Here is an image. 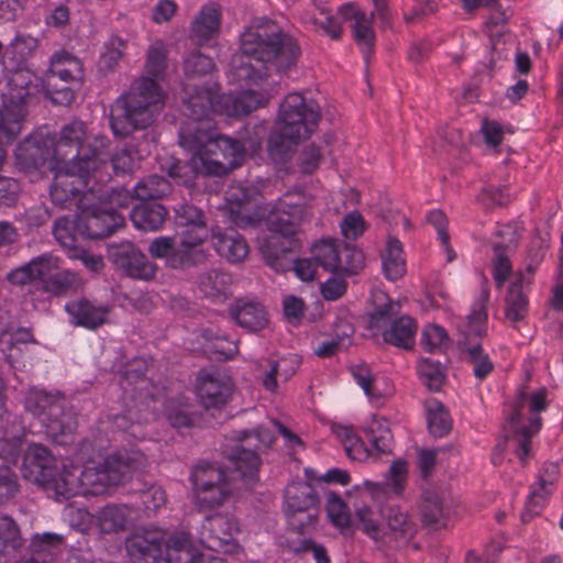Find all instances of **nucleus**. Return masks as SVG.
Segmentation results:
<instances>
[{"label": "nucleus", "mask_w": 563, "mask_h": 563, "mask_svg": "<svg viewBox=\"0 0 563 563\" xmlns=\"http://www.w3.org/2000/svg\"><path fill=\"white\" fill-rule=\"evenodd\" d=\"M217 92L206 87H195L184 99V113L188 117L178 133L179 144L187 151L217 154L220 151L223 159L205 156L195 157L194 166L208 173H229L243 158L244 146L240 141L218 134L210 120L212 113H224L228 117L247 115L264 107L272 99L268 91L247 89L238 95H223L216 101Z\"/></svg>", "instance_id": "nucleus-1"}, {"label": "nucleus", "mask_w": 563, "mask_h": 563, "mask_svg": "<svg viewBox=\"0 0 563 563\" xmlns=\"http://www.w3.org/2000/svg\"><path fill=\"white\" fill-rule=\"evenodd\" d=\"M241 54L231 60L229 78L234 82H256L271 70L286 74L297 66L301 49L297 41L269 21H256L241 35Z\"/></svg>", "instance_id": "nucleus-2"}, {"label": "nucleus", "mask_w": 563, "mask_h": 563, "mask_svg": "<svg viewBox=\"0 0 563 563\" xmlns=\"http://www.w3.org/2000/svg\"><path fill=\"white\" fill-rule=\"evenodd\" d=\"M166 69L163 43L153 44L147 52L146 76L135 81L130 91L111 107L110 124L117 136L125 137L135 130L153 124L164 103V93L156 82Z\"/></svg>", "instance_id": "nucleus-3"}, {"label": "nucleus", "mask_w": 563, "mask_h": 563, "mask_svg": "<svg viewBox=\"0 0 563 563\" xmlns=\"http://www.w3.org/2000/svg\"><path fill=\"white\" fill-rule=\"evenodd\" d=\"M320 120L318 104L300 93H289L279 106L276 129L268 140L269 157L284 163L301 140L309 137Z\"/></svg>", "instance_id": "nucleus-4"}, {"label": "nucleus", "mask_w": 563, "mask_h": 563, "mask_svg": "<svg viewBox=\"0 0 563 563\" xmlns=\"http://www.w3.org/2000/svg\"><path fill=\"white\" fill-rule=\"evenodd\" d=\"M40 90V79L27 69H16L7 77L0 93V143H10L20 134L27 106Z\"/></svg>", "instance_id": "nucleus-5"}, {"label": "nucleus", "mask_w": 563, "mask_h": 563, "mask_svg": "<svg viewBox=\"0 0 563 563\" xmlns=\"http://www.w3.org/2000/svg\"><path fill=\"white\" fill-rule=\"evenodd\" d=\"M545 388L534 391L521 390L507 411L504 428L507 438L505 449L514 450L522 463L529 455L531 437L540 429V418L537 413L545 409Z\"/></svg>", "instance_id": "nucleus-6"}, {"label": "nucleus", "mask_w": 563, "mask_h": 563, "mask_svg": "<svg viewBox=\"0 0 563 563\" xmlns=\"http://www.w3.org/2000/svg\"><path fill=\"white\" fill-rule=\"evenodd\" d=\"M22 472L25 479L45 487L56 499H69L77 489L75 467L58 465L57 459L40 443H31L24 452Z\"/></svg>", "instance_id": "nucleus-7"}, {"label": "nucleus", "mask_w": 563, "mask_h": 563, "mask_svg": "<svg viewBox=\"0 0 563 563\" xmlns=\"http://www.w3.org/2000/svg\"><path fill=\"white\" fill-rule=\"evenodd\" d=\"M107 143L108 140L104 136H93L91 140L86 124L80 120H74L64 125L58 140L52 142L49 164H65L78 168L79 165L87 166V162L93 159L98 170L103 163L100 157L101 150L107 146Z\"/></svg>", "instance_id": "nucleus-8"}, {"label": "nucleus", "mask_w": 563, "mask_h": 563, "mask_svg": "<svg viewBox=\"0 0 563 563\" xmlns=\"http://www.w3.org/2000/svg\"><path fill=\"white\" fill-rule=\"evenodd\" d=\"M275 439L274 431L264 426L252 430L233 431L232 440L236 443L228 452L231 478L239 477L246 484L256 482L261 465L260 454L268 450Z\"/></svg>", "instance_id": "nucleus-9"}, {"label": "nucleus", "mask_w": 563, "mask_h": 563, "mask_svg": "<svg viewBox=\"0 0 563 563\" xmlns=\"http://www.w3.org/2000/svg\"><path fill=\"white\" fill-rule=\"evenodd\" d=\"M54 173V183L49 188V196L54 205L62 209L76 205L79 209H87L85 189L88 188L89 178L97 172V163L87 162V166L79 165L78 168L68 165L48 164Z\"/></svg>", "instance_id": "nucleus-10"}, {"label": "nucleus", "mask_w": 563, "mask_h": 563, "mask_svg": "<svg viewBox=\"0 0 563 563\" xmlns=\"http://www.w3.org/2000/svg\"><path fill=\"white\" fill-rule=\"evenodd\" d=\"M317 498L311 485L306 482H292L285 490V514L289 525L303 531L317 518L314 505Z\"/></svg>", "instance_id": "nucleus-11"}, {"label": "nucleus", "mask_w": 563, "mask_h": 563, "mask_svg": "<svg viewBox=\"0 0 563 563\" xmlns=\"http://www.w3.org/2000/svg\"><path fill=\"white\" fill-rule=\"evenodd\" d=\"M239 522L229 514H214L205 518L200 528V543L216 552L232 553L236 548Z\"/></svg>", "instance_id": "nucleus-12"}, {"label": "nucleus", "mask_w": 563, "mask_h": 563, "mask_svg": "<svg viewBox=\"0 0 563 563\" xmlns=\"http://www.w3.org/2000/svg\"><path fill=\"white\" fill-rule=\"evenodd\" d=\"M109 257L115 268L126 277L150 282L156 276L157 265L131 242L110 245Z\"/></svg>", "instance_id": "nucleus-13"}, {"label": "nucleus", "mask_w": 563, "mask_h": 563, "mask_svg": "<svg viewBox=\"0 0 563 563\" xmlns=\"http://www.w3.org/2000/svg\"><path fill=\"white\" fill-rule=\"evenodd\" d=\"M278 240L273 238L260 245V251L269 265L276 272H286L294 267L295 274L303 282L314 278L317 264L312 258L291 260L288 253L298 247L297 241H288V246H277Z\"/></svg>", "instance_id": "nucleus-14"}, {"label": "nucleus", "mask_w": 563, "mask_h": 563, "mask_svg": "<svg viewBox=\"0 0 563 563\" xmlns=\"http://www.w3.org/2000/svg\"><path fill=\"white\" fill-rule=\"evenodd\" d=\"M233 390L231 378L218 371H200L196 378V394L206 408H219L227 404Z\"/></svg>", "instance_id": "nucleus-15"}, {"label": "nucleus", "mask_w": 563, "mask_h": 563, "mask_svg": "<svg viewBox=\"0 0 563 563\" xmlns=\"http://www.w3.org/2000/svg\"><path fill=\"white\" fill-rule=\"evenodd\" d=\"M306 214L307 211L303 206L280 201L267 217L266 222L272 235L265 239L262 244L267 240L276 238L278 240L277 246H288L289 240L284 242L280 238L294 236L298 232Z\"/></svg>", "instance_id": "nucleus-16"}, {"label": "nucleus", "mask_w": 563, "mask_h": 563, "mask_svg": "<svg viewBox=\"0 0 563 563\" xmlns=\"http://www.w3.org/2000/svg\"><path fill=\"white\" fill-rule=\"evenodd\" d=\"M65 310L74 325L96 330L108 322L111 308L109 305L82 298L66 303Z\"/></svg>", "instance_id": "nucleus-17"}, {"label": "nucleus", "mask_w": 563, "mask_h": 563, "mask_svg": "<svg viewBox=\"0 0 563 563\" xmlns=\"http://www.w3.org/2000/svg\"><path fill=\"white\" fill-rule=\"evenodd\" d=\"M158 531L136 533L128 540L126 551L133 563H158L166 555V542Z\"/></svg>", "instance_id": "nucleus-18"}, {"label": "nucleus", "mask_w": 563, "mask_h": 563, "mask_svg": "<svg viewBox=\"0 0 563 563\" xmlns=\"http://www.w3.org/2000/svg\"><path fill=\"white\" fill-rule=\"evenodd\" d=\"M110 486L123 484L145 465V456L139 451L109 455L101 463Z\"/></svg>", "instance_id": "nucleus-19"}, {"label": "nucleus", "mask_w": 563, "mask_h": 563, "mask_svg": "<svg viewBox=\"0 0 563 563\" xmlns=\"http://www.w3.org/2000/svg\"><path fill=\"white\" fill-rule=\"evenodd\" d=\"M559 467L554 463L547 464L539 473L538 482L531 487L523 520L538 515L554 490Z\"/></svg>", "instance_id": "nucleus-20"}, {"label": "nucleus", "mask_w": 563, "mask_h": 563, "mask_svg": "<svg viewBox=\"0 0 563 563\" xmlns=\"http://www.w3.org/2000/svg\"><path fill=\"white\" fill-rule=\"evenodd\" d=\"M221 8L216 2L205 4L194 18L190 25V38L197 45H205L220 30Z\"/></svg>", "instance_id": "nucleus-21"}, {"label": "nucleus", "mask_w": 563, "mask_h": 563, "mask_svg": "<svg viewBox=\"0 0 563 563\" xmlns=\"http://www.w3.org/2000/svg\"><path fill=\"white\" fill-rule=\"evenodd\" d=\"M211 242L216 252L230 263H241L249 254L245 239L234 229L213 230Z\"/></svg>", "instance_id": "nucleus-22"}, {"label": "nucleus", "mask_w": 563, "mask_h": 563, "mask_svg": "<svg viewBox=\"0 0 563 563\" xmlns=\"http://www.w3.org/2000/svg\"><path fill=\"white\" fill-rule=\"evenodd\" d=\"M58 258L51 254H43L30 263L11 271L8 280L13 285H26L34 280L45 279L53 271L58 269Z\"/></svg>", "instance_id": "nucleus-23"}, {"label": "nucleus", "mask_w": 563, "mask_h": 563, "mask_svg": "<svg viewBox=\"0 0 563 563\" xmlns=\"http://www.w3.org/2000/svg\"><path fill=\"white\" fill-rule=\"evenodd\" d=\"M82 75V64L79 58L66 51H59L51 57L49 68L44 78L49 87L55 86V79L58 78L65 84H70L80 79Z\"/></svg>", "instance_id": "nucleus-24"}, {"label": "nucleus", "mask_w": 563, "mask_h": 563, "mask_svg": "<svg viewBox=\"0 0 563 563\" xmlns=\"http://www.w3.org/2000/svg\"><path fill=\"white\" fill-rule=\"evenodd\" d=\"M133 519V508L109 504L95 514V526L101 533H117L126 530Z\"/></svg>", "instance_id": "nucleus-25"}, {"label": "nucleus", "mask_w": 563, "mask_h": 563, "mask_svg": "<svg viewBox=\"0 0 563 563\" xmlns=\"http://www.w3.org/2000/svg\"><path fill=\"white\" fill-rule=\"evenodd\" d=\"M189 233H180V244L168 256V267L173 269H185L198 266L207 261V252L201 249L205 241L187 239ZM192 238L194 235L190 234Z\"/></svg>", "instance_id": "nucleus-26"}, {"label": "nucleus", "mask_w": 563, "mask_h": 563, "mask_svg": "<svg viewBox=\"0 0 563 563\" xmlns=\"http://www.w3.org/2000/svg\"><path fill=\"white\" fill-rule=\"evenodd\" d=\"M230 314L235 322L249 331L262 330L267 324V313L258 301L236 299L230 307Z\"/></svg>", "instance_id": "nucleus-27"}, {"label": "nucleus", "mask_w": 563, "mask_h": 563, "mask_svg": "<svg viewBox=\"0 0 563 563\" xmlns=\"http://www.w3.org/2000/svg\"><path fill=\"white\" fill-rule=\"evenodd\" d=\"M197 503H212L214 499L207 488L230 483L224 472L209 463L197 465L191 473Z\"/></svg>", "instance_id": "nucleus-28"}, {"label": "nucleus", "mask_w": 563, "mask_h": 563, "mask_svg": "<svg viewBox=\"0 0 563 563\" xmlns=\"http://www.w3.org/2000/svg\"><path fill=\"white\" fill-rule=\"evenodd\" d=\"M342 19L351 21L353 36L358 46L362 47L364 53L371 48L374 40V33L371 26V21L366 13L362 11L354 2L342 4L339 10Z\"/></svg>", "instance_id": "nucleus-29"}, {"label": "nucleus", "mask_w": 563, "mask_h": 563, "mask_svg": "<svg viewBox=\"0 0 563 563\" xmlns=\"http://www.w3.org/2000/svg\"><path fill=\"white\" fill-rule=\"evenodd\" d=\"M64 399L59 395L36 388H31L24 399L25 410L36 417L40 422L45 420L48 415L62 413Z\"/></svg>", "instance_id": "nucleus-30"}, {"label": "nucleus", "mask_w": 563, "mask_h": 563, "mask_svg": "<svg viewBox=\"0 0 563 563\" xmlns=\"http://www.w3.org/2000/svg\"><path fill=\"white\" fill-rule=\"evenodd\" d=\"M232 277L222 269H210L199 275L197 287L209 299L224 300L231 295Z\"/></svg>", "instance_id": "nucleus-31"}, {"label": "nucleus", "mask_w": 563, "mask_h": 563, "mask_svg": "<svg viewBox=\"0 0 563 563\" xmlns=\"http://www.w3.org/2000/svg\"><path fill=\"white\" fill-rule=\"evenodd\" d=\"M175 221L178 228H183L181 233L194 235L195 241H206L209 232L205 221L203 213L192 205H181L175 209ZM187 239H191L188 236Z\"/></svg>", "instance_id": "nucleus-32"}, {"label": "nucleus", "mask_w": 563, "mask_h": 563, "mask_svg": "<svg viewBox=\"0 0 563 563\" xmlns=\"http://www.w3.org/2000/svg\"><path fill=\"white\" fill-rule=\"evenodd\" d=\"M41 424L45 429V434L60 445L69 443L77 429L75 415L69 410H66L65 406H63L62 413L56 416L48 415Z\"/></svg>", "instance_id": "nucleus-33"}, {"label": "nucleus", "mask_w": 563, "mask_h": 563, "mask_svg": "<svg viewBox=\"0 0 563 563\" xmlns=\"http://www.w3.org/2000/svg\"><path fill=\"white\" fill-rule=\"evenodd\" d=\"M167 563H207V556L195 554L187 532L170 534L166 542Z\"/></svg>", "instance_id": "nucleus-34"}, {"label": "nucleus", "mask_w": 563, "mask_h": 563, "mask_svg": "<svg viewBox=\"0 0 563 563\" xmlns=\"http://www.w3.org/2000/svg\"><path fill=\"white\" fill-rule=\"evenodd\" d=\"M78 473V470L75 468ZM77 492L73 495H101L110 486L102 464L88 465L77 474Z\"/></svg>", "instance_id": "nucleus-35"}, {"label": "nucleus", "mask_w": 563, "mask_h": 563, "mask_svg": "<svg viewBox=\"0 0 563 563\" xmlns=\"http://www.w3.org/2000/svg\"><path fill=\"white\" fill-rule=\"evenodd\" d=\"M166 209L159 203H140L130 213L134 227L143 231L159 230L166 220Z\"/></svg>", "instance_id": "nucleus-36"}, {"label": "nucleus", "mask_w": 563, "mask_h": 563, "mask_svg": "<svg viewBox=\"0 0 563 563\" xmlns=\"http://www.w3.org/2000/svg\"><path fill=\"white\" fill-rule=\"evenodd\" d=\"M24 540L16 522L9 516L0 515V562L14 556Z\"/></svg>", "instance_id": "nucleus-37"}, {"label": "nucleus", "mask_w": 563, "mask_h": 563, "mask_svg": "<svg viewBox=\"0 0 563 563\" xmlns=\"http://www.w3.org/2000/svg\"><path fill=\"white\" fill-rule=\"evenodd\" d=\"M227 202L230 207L232 222L240 228H246L255 223L252 216L244 214L243 210L251 200V192L246 188L238 185L232 186L225 194Z\"/></svg>", "instance_id": "nucleus-38"}, {"label": "nucleus", "mask_w": 563, "mask_h": 563, "mask_svg": "<svg viewBox=\"0 0 563 563\" xmlns=\"http://www.w3.org/2000/svg\"><path fill=\"white\" fill-rule=\"evenodd\" d=\"M189 152L191 153V158L189 161V164L183 163L180 161H174L167 167L168 176L173 179L178 180L179 184H184V185L189 184L191 181L192 174H201V175H208V176H222V175L227 174V173H221V174L208 173L206 170H200L199 168H196L194 166L192 161L195 159V157H198V156L223 159L219 150H217V154L207 153L206 148H202L201 152L199 151L197 153L195 151H189Z\"/></svg>", "instance_id": "nucleus-39"}, {"label": "nucleus", "mask_w": 563, "mask_h": 563, "mask_svg": "<svg viewBox=\"0 0 563 563\" xmlns=\"http://www.w3.org/2000/svg\"><path fill=\"white\" fill-rule=\"evenodd\" d=\"M429 431L434 437H444L452 428V420L445 407L435 398L424 402Z\"/></svg>", "instance_id": "nucleus-40"}, {"label": "nucleus", "mask_w": 563, "mask_h": 563, "mask_svg": "<svg viewBox=\"0 0 563 563\" xmlns=\"http://www.w3.org/2000/svg\"><path fill=\"white\" fill-rule=\"evenodd\" d=\"M417 325L411 317L400 316L391 321L389 325V345L410 350L415 345Z\"/></svg>", "instance_id": "nucleus-41"}, {"label": "nucleus", "mask_w": 563, "mask_h": 563, "mask_svg": "<svg viewBox=\"0 0 563 563\" xmlns=\"http://www.w3.org/2000/svg\"><path fill=\"white\" fill-rule=\"evenodd\" d=\"M202 338L206 340L205 350L213 354L218 360H228L238 353V343L218 329H205Z\"/></svg>", "instance_id": "nucleus-42"}, {"label": "nucleus", "mask_w": 563, "mask_h": 563, "mask_svg": "<svg viewBox=\"0 0 563 563\" xmlns=\"http://www.w3.org/2000/svg\"><path fill=\"white\" fill-rule=\"evenodd\" d=\"M355 516L361 529L373 540H379L384 536V507L363 506L355 510Z\"/></svg>", "instance_id": "nucleus-43"}, {"label": "nucleus", "mask_w": 563, "mask_h": 563, "mask_svg": "<svg viewBox=\"0 0 563 563\" xmlns=\"http://www.w3.org/2000/svg\"><path fill=\"white\" fill-rule=\"evenodd\" d=\"M299 366L297 357L283 358L278 362L269 361L268 368L262 376V383L267 390L274 391L277 388V379L288 380Z\"/></svg>", "instance_id": "nucleus-44"}, {"label": "nucleus", "mask_w": 563, "mask_h": 563, "mask_svg": "<svg viewBox=\"0 0 563 563\" xmlns=\"http://www.w3.org/2000/svg\"><path fill=\"white\" fill-rule=\"evenodd\" d=\"M133 191L139 200L161 199L170 192V184L162 176L151 175L139 181Z\"/></svg>", "instance_id": "nucleus-45"}, {"label": "nucleus", "mask_w": 563, "mask_h": 563, "mask_svg": "<svg viewBox=\"0 0 563 563\" xmlns=\"http://www.w3.org/2000/svg\"><path fill=\"white\" fill-rule=\"evenodd\" d=\"M389 547L394 542L396 548L407 544L413 537L415 528L407 518V515L400 510H393L389 514Z\"/></svg>", "instance_id": "nucleus-46"}, {"label": "nucleus", "mask_w": 563, "mask_h": 563, "mask_svg": "<svg viewBox=\"0 0 563 563\" xmlns=\"http://www.w3.org/2000/svg\"><path fill=\"white\" fill-rule=\"evenodd\" d=\"M418 373L422 383L433 391L440 390L445 380V372L438 361L422 358L418 365Z\"/></svg>", "instance_id": "nucleus-47"}, {"label": "nucleus", "mask_w": 563, "mask_h": 563, "mask_svg": "<svg viewBox=\"0 0 563 563\" xmlns=\"http://www.w3.org/2000/svg\"><path fill=\"white\" fill-rule=\"evenodd\" d=\"M44 289L53 295H60L70 289H75L79 285V277L77 274L69 271L56 272L54 271L45 279H42Z\"/></svg>", "instance_id": "nucleus-48"}, {"label": "nucleus", "mask_w": 563, "mask_h": 563, "mask_svg": "<svg viewBox=\"0 0 563 563\" xmlns=\"http://www.w3.org/2000/svg\"><path fill=\"white\" fill-rule=\"evenodd\" d=\"M368 336L378 343H387V303H380L368 313Z\"/></svg>", "instance_id": "nucleus-49"}, {"label": "nucleus", "mask_w": 563, "mask_h": 563, "mask_svg": "<svg viewBox=\"0 0 563 563\" xmlns=\"http://www.w3.org/2000/svg\"><path fill=\"white\" fill-rule=\"evenodd\" d=\"M339 260L338 272L346 274H356L364 264L362 251L346 243L339 245Z\"/></svg>", "instance_id": "nucleus-50"}, {"label": "nucleus", "mask_w": 563, "mask_h": 563, "mask_svg": "<svg viewBox=\"0 0 563 563\" xmlns=\"http://www.w3.org/2000/svg\"><path fill=\"white\" fill-rule=\"evenodd\" d=\"M464 357L474 366V375L478 379H484L493 369V363L487 354L477 344H466L463 346Z\"/></svg>", "instance_id": "nucleus-51"}, {"label": "nucleus", "mask_w": 563, "mask_h": 563, "mask_svg": "<svg viewBox=\"0 0 563 563\" xmlns=\"http://www.w3.org/2000/svg\"><path fill=\"white\" fill-rule=\"evenodd\" d=\"M364 431L369 442L372 443V446L377 451V453L384 454L387 445L385 439L387 433L385 418L373 415L366 422Z\"/></svg>", "instance_id": "nucleus-52"}, {"label": "nucleus", "mask_w": 563, "mask_h": 563, "mask_svg": "<svg viewBox=\"0 0 563 563\" xmlns=\"http://www.w3.org/2000/svg\"><path fill=\"white\" fill-rule=\"evenodd\" d=\"M314 263L322 266L330 272H338L339 260V245L332 242H321L313 247Z\"/></svg>", "instance_id": "nucleus-53"}, {"label": "nucleus", "mask_w": 563, "mask_h": 563, "mask_svg": "<svg viewBox=\"0 0 563 563\" xmlns=\"http://www.w3.org/2000/svg\"><path fill=\"white\" fill-rule=\"evenodd\" d=\"M407 273L406 256L398 239L389 236V280H398Z\"/></svg>", "instance_id": "nucleus-54"}, {"label": "nucleus", "mask_w": 563, "mask_h": 563, "mask_svg": "<svg viewBox=\"0 0 563 563\" xmlns=\"http://www.w3.org/2000/svg\"><path fill=\"white\" fill-rule=\"evenodd\" d=\"M213 69V62L210 57L200 52H191L184 59V73L188 78L200 77Z\"/></svg>", "instance_id": "nucleus-55"}, {"label": "nucleus", "mask_w": 563, "mask_h": 563, "mask_svg": "<svg viewBox=\"0 0 563 563\" xmlns=\"http://www.w3.org/2000/svg\"><path fill=\"white\" fill-rule=\"evenodd\" d=\"M527 311V298L521 287L514 283L506 298V316L512 321L520 320Z\"/></svg>", "instance_id": "nucleus-56"}, {"label": "nucleus", "mask_w": 563, "mask_h": 563, "mask_svg": "<svg viewBox=\"0 0 563 563\" xmlns=\"http://www.w3.org/2000/svg\"><path fill=\"white\" fill-rule=\"evenodd\" d=\"M63 516L73 529L82 533H86L95 525V515H91L86 508L68 505L65 507Z\"/></svg>", "instance_id": "nucleus-57"}, {"label": "nucleus", "mask_w": 563, "mask_h": 563, "mask_svg": "<svg viewBox=\"0 0 563 563\" xmlns=\"http://www.w3.org/2000/svg\"><path fill=\"white\" fill-rule=\"evenodd\" d=\"M428 221L437 230L438 239L440 240L443 251L445 253L446 262L454 261L456 255L449 244V235L445 231L446 218L444 213L439 210H433L429 213Z\"/></svg>", "instance_id": "nucleus-58"}, {"label": "nucleus", "mask_w": 563, "mask_h": 563, "mask_svg": "<svg viewBox=\"0 0 563 563\" xmlns=\"http://www.w3.org/2000/svg\"><path fill=\"white\" fill-rule=\"evenodd\" d=\"M448 341L449 338L443 328L435 324H429L423 329L421 344L427 351H441L446 346Z\"/></svg>", "instance_id": "nucleus-59"}, {"label": "nucleus", "mask_w": 563, "mask_h": 563, "mask_svg": "<svg viewBox=\"0 0 563 563\" xmlns=\"http://www.w3.org/2000/svg\"><path fill=\"white\" fill-rule=\"evenodd\" d=\"M408 478L407 462L399 459L389 466V498L398 496L405 489Z\"/></svg>", "instance_id": "nucleus-60"}, {"label": "nucleus", "mask_w": 563, "mask_h": 563, "mask_svg": "<svg viewBox=\"0 0 563 563\" xmlns=\"http://www.w3.org/2000/svg\"><path fill=\"white\" fill-rule=\"evenodd\" d=\"M507 16L505 13L498 12L496 16H492L486 24L488 36L490 38L492 48L498 54L501 55L504 53V47L501 46V37L504 36L505 22ZM506 44V41L503 42V45Z\"/></svg>", "instance_id": "nucleus-61"}, {"label": "nucleus", "mask_w": 563, "mask_h": 563, "mask_svg": "<svg viewBox=\"0 0 563 563\" xmlns=\"http://www.w3.org/2000/svg\"><path fill=\"white\" fill-rule=\"evenodd\" d=\"M328 515L338 527H346L350 523V512L344 501L336 495L328 497Z\"/></svg>", "instance_id": "nucleus-62"}, {"label": "nucleus", "mask_w": 563, "mask_h": 563, "mask_svg": "<svg viewBox=\"0 0 563 563\" xmlns=\"http://www.w3.org/2000/svg\"><path fill=\"white\" fill-rule=\"evenodd\" d=\"M125 43L120 37H112L100 57V66L111 70L119 63L123 55Z\"/></svg>", "instance_id": "nucleus-63"}, {"label": "nucleus", "mask_w": 563, "mask_h": 563, "mask_svg": "<svg viewBox=\"0 0 563 563\" xmlns=\"http://www.w3.org/2000/svg\"><path fill=\"white\" fill-rule=\"evenodd\" d=\"M19 492L16 475L8 465L0 466V504L11 499Z\"/></svg>", "instance_id": "nucleus-64"}]
</instances>
